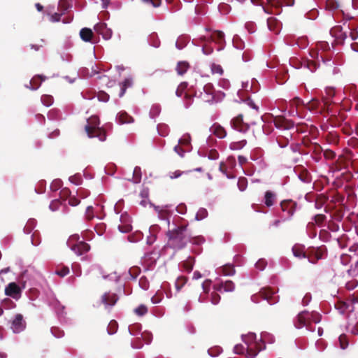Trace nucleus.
Instances as JSON below:
<instances>
[{"instance_id":"nucleus-33","label":"nucleus","mask_w":358,"mask_h":358,"mask_svg":"<svg viewBox=\"0 0 358 358\" xmlns=\"http://www.w3.org/2000/svg\"><path fill=\"white\" fill-rule=\"evenodd\" d=\"M194 264V259L191 257H189L186 260L182 262V268L187 272H190L192 271Z\"/></svg>"},{"instance_id":"nucleus-31","label":"nucleus","mask_w":358,"mask_h":358,"mask_svg":"<svg viewBox=\"0 0 358 358\" xmlns=\"http://www.w3.org/2000/svg\"><path fill=\"white\" fill-rule=\"evenodd\" d=\"M133 82L130 78H126L121 83L120 92L119 94L120 97H122L126 92L127 88L131 87L132 86Z\"/></svg>"},{"instance_id":"nucleus-22","label":"nucleus","mask_w":358,"mask_h":358,"mask_svg":"<svg viewBox=\"0 0 358 358\" xmlns=\"http://www.w3.org/2000/svg\"><path fill=\"white\" fill-rule=\"evenodd\" d=\"M211 132L220 138H223L226 136L227 132L224 127L220 124H214L210 128Z\"/></svg>"},{"instance_id":"nucleus-35","label":"nucleus","mask_w":358,"mask_h":358,"mask_svg":"<svg viewBox=\"0 0 358 358\" xmlns=\"http://www.w3.org/2000/svg\"><path fill=\"white\" fill-rule=\"evenodd\" d=\"M71 7V5L69 0H60L58 5V10L64 14L65 12L67 11Z\"/></svg>"},{"instance_id":"nucleus-29","label":"nucleus","mask_w":358,"mask_h":358,"mask_svg":"<svg viewBox=\"0 0 358 358\" xmlns=\"http://www.w3.org/2000/svg\"><path fill=\"white\" fill-rule=\"evenodd\" d=\"M320 106V101L316 99H313L310 101H309L308 102L305 103L304 108H306V109H308L310 111H313V110H317V109H319Z\"/></svg>"},{"instance_id":"nucleus-5","label":"nucleus","mask_w":358,"mask_h":358,"mask_svg":"<svg viewBox=\"0 0 358 358\" xmlns=\"http://www.w3.org/2000/svg\"><path fill=\"white\" fill-rule=\"evenodd\" d=\"M100 124L97 116H92L87 120V124L85 126V131L90 138L97 137L101 141L106 138V131L99 127Z\"/></svg>"},{"instance_id":"nucleus-51","label":"nucleus","mask_w":358,"mask_h":358,"mask_svg":"<svg viewBox=\"0 0 358 358\" xmlns=\"http://www.w3.org/2000/svg\"><path fill=\"white\" fill-rule=\"evenodd\" d=\"M246 143H247L246 140H241L238 142L232 143L230 145V148L234 150L241 149L246 145Z\"/></svg>"},{"instance_id":"nucleus-42","label":"nucleus","mask_w":358,"mask_h":358,"mask_svg":"<svg viewBox=\"0 0 358 358\" xmlns=\"http://www.w3.org/2000/svg\"><path fill=\"white\" fill-rule=\"evenodd\" d=\"M134 313L138 316L145 315L148 313V308L146 306L141 304L134 309Z\"/></svg>"},{"instance_id":"nucleus-2","label":"nucleus","mask_w":358,"mask_h":358,"mask_svg":"<svg viewBox=\"0 0 358 358\" xmlns=\"http://www.w3.org/2000/svg\"><path fill=\"white\" fill-rule=\"evenodd\" d=\"M193 95L201 101L210 103L215 99V89L210 83H205L202 77L195 80L194 85L189 87Z\"/></svg>"},{"instance_id":"nucleus-13","label":"nucleus","mask_w":358,"mask_h":358,"mask_svg":"<svg viewBox=\"0 0 358 358\" xmlns=\"http://www.w3.org/2000/svg\"><path fill=\"white\" fill-rule=\"evenodd\" d=\"M26 327V322L23 320V316L21 314H17L12 321L11 329L14 333H20Z\"/></svg>"},{"instance_id":"nucleus-48","label":"nucleus","mask_w":358,"mask_h":358,"mask_svg":"<svg viewBox=\"0 0 358 358\" xmlns=\"http://www.w3.org/2000/svg\"><path fill=\"white\" fill-rule=\"evenodd\" d=\"M208 216V211L205 208H200L196 214V220H201Z\"/></svg>"},{"instance_id":"nucleus-55","label":"nucleus","mask_w":358,"mask_h":358,"mask_svg":"<svg viewBox=\"0 0 358 358\" xmlns=\"http://www.w3.org/2000/svg\"><path fill=\"white\" fill-rule=\"evenodd\" d=\"M62 180L57 179L52 181L50 185V189L52 191H57L62 187Z\"/></svg>"},{"instance_id":"nucleus-46","label":"nucleus","mask_w":358,"mask_h":358,"mask_svg":"<svg viewBox=\"0 0 358 358\" xmlns=\"http://www.w3.org/2000/svg\"><path fill=\"white\" fill-rule=\"evenodd\" d=\"M187 278L184 276L178 278L176 282V287L178 290H180L187 282Z\"/></svg>"},{"instance_id":"nucleus-64","label":"nucleus","mask_w":358,"mask_h":358,"mask_svg":"<svg viewBox=\"0 0 358 358\" xmlns=\"http://www.w3.org/2000/svg\"><path fill=\"white\" fill-rule=\"evenodd\" d=\"M267 265V262L264 259H260L255 264L257 268L262 271L264 270Z\"/></svg>"},{"instance_id":"nucleus-53","label":"nucleus","mask_w":358,"mask_h":358,"mask_svg":"<svg viewBox=\"0 0 358 358\" xmlns=\"http://www.w3.org/2000/svg\"><path fill=\"white\" fill-rule=\"evenodd\" d=\"M140 268L138 267H132L129 270V274L130 275V278L134 280L140 273Z\"/></svg>"},{"instance_id":"nucleus-40","label":"nucleus","mask_w":358,"mask_h":358,"mask_svg":"<svg viewBox=\"0 0 358 358\" xmlns=\"http://www.w3.org/2000/svg\"><path fill=\"white\" fill-rule=\"evenodd\" d=\"M189 171H182L180 170H175L173 171H169L167 174V176L170 179L173 180V179H177V178H180L182 175H183L184 173H187Z\"/></svg>"},{"instance_id":"nucleus-62","label":"nucleus","mask_w":358,"mask_h":358,"mask_svg":"<svg viewBox=\"0 0 358 358\" xmlns=\"http://www.w3.org/2000/svg\"><path fill=\"white\" fill-rule=\"evenodd\" d=\"M85 217L87 220H91L94 218L93 207L90 206L87 208L85 212Z\"/></svg>"},{"instance_id":"nucleus-11","label":"nucleus","mask_w":358,"mask_h":358,"mask_svg":"<svg viewBox=\"0 0 358 358\" xmlns=\"http://www.w3.org/2000/svg\"><path fill=\"white\" fill-rule=\"evenodd\" d=\"M231 125L235 130L245 133L249 129V125L243 122V115H238L231 121Z\"/></svg>"},{"instance_id":"nucleus-10","label":"nucleus","mask_w":358,"mask_h":358,"mask_svg":"<svg viewBox=\"0 0 358 358\" xmlns=\"http://www.w3.org/2000/svg\"><path fill=\"white\" fill-rule=\"evenodd\" d=\"M255 334H250L248 335L245 338V343L247 344V348H246V357L248 358H254L258 353L259 350H256V343H248V341H253L255 339Z\"/></svg>"},{"instance_id":"nucleus-60","label":"nucleus","mask_w":358,"mask_h":358,"mask_svg":"<svg viewBox=\"0 0 358 358\" xmlns=\"http://www.w3.org/2000/svg\"><path fill=\"white\" fill-rule=\"evenodd\" d=\"M174 151L181 157H184L185 153L187 152V150L178 145L174 147Z\"/></svg>"},{"instance_id":"nucleus-26","label":"nucleus","mask_w":358,"mask_h":358,"mask_svg":"<svg viewBox=\"0 0 358 358\" xmlns=\"http://www.w3.org/2000/svg\"><path fill=\"white\" fill-rule=\"evenodd\" d=\"M128 217L127 215L123 216L121 215V221L123 222L122 224H120L118 226L119 230L122 233H128L131 231L132 227L129 222H127L126 220H127Z\"/></svg>"},{"instance_id":"nucleus-18","label":"nucleus","mask_w":358,"mask_h":358,"mask_svg":"<svg viewBox=\"0 0 358 358\" xmlns=\"http://www.w3.org/2000/svg\"><path fill=\"white\" fill-rule=\"evenodd\" d=\"M214 289L218 292H233L235 289V285L231 280H227L214 285Z\"/></svg>"},{"instance_id":"nucleus-47","label":"nucleus","mask_w":358,"mask_h":358,"mask_svg":"<svg viewBox=\"0 0 358 358\" xmlns=\"http://www.w3.org/2000/svg\"><path fill=\"white\" fill-rule=\"evenodd\" d=\"M41 102L46 106H50L53 103V98L50 95L44 94L41 96Z\"/></svg>"},{"instance_id":"nucleus-9","label":"nucleus","mask_w":358,"mask_h":358,"mask_svg":"<svg viewBox=\"0 0 358 358\" xmlns=\"http://www.w3.org/2000/svg\"><path fill=\"white\" fill-rule=\"evenodd\" d=\"M275 291L270 287L262 288L259 291V296L270 304H275L278 301L279 296L275 295Z\"/></svg>"},{"instance_id":"nucleus-49","label":"nucleus","mask_w":358,"mask_h":358,"mask_svg":"<svg viewBox=\"0 0 358 358\" xmlns=\"http://www.w3.org/2000/svg\"><path fill=\"white\" fill-rule=\"evenodd\" d=\"M189 242L192 243L194 245H201V244L205 242V239L201 236H194V237H192V238H191L189 236Z\"/></svg>"},{"instance_id":"nucleus-16","label":"nucleus","mask_w":358,"mask_h":358,"mask_svg":"<svg viewBox=\"0 0 358 358\" xmlns=\"http://www.w3.org/2000/svg\"><path fill=\"white\" fill-rule=\"evenodd\" d=\"M118 300V297L117 296L116 294H114V293H105L104 294H103V296H101V301L102 303L106 306V307L107 306H114L116 302Z\"/></svg>"},{"instance_id":"nucleus-20","label":"nucleus","mask_w":358,"mask_h":358,"mask_svg":"<svg viewBox=\"0 0 358 358\" xmlns=\"http://www.w3.org/2000/svg\"><path fill=\"white\" fill-rule=\"evenodd\" d=\"M325 92L326 96H323L322 102L324 108H325L328 111L329 107L332 103L331 99H332L335 95V90L334 88H327L326 89Z\"/></svg>"},{"instance_id":"nucleus-6","label":"nucleus","mask_w":358,"mask_h":358,"mask_svg":"<svg viewBox=\"0 0 358 358\" xmlns=\"http://www.w3.org/2000/svg\"><path fill=\"white\" fill-rule=\"evenodd\" d=\"M326 253L327 249L324 245L317 248L310 247L308 248L307 259L309 262L316 264L317 261L324 257Z\"/></svg>"},{"instance_id":"nucleus-56","label":"nucleus","mask_w":358,"mask_h":358,"mask_svg":"<svg viewBox=\"0 0 358 358\" xmlns=\"http://www.w3.org/2000/svg\"><path fill=\"white\" fill-rule=\"evenodd\" d=\"M221 299L220 296L217 292H212L210 295V301L213 304L217 305Z\"/></svg>"},{"instance_id":"nucleus-58","label":"nucleus","mask_w":358,"mask_h":358,"mask_svg":"<svg viewBox=\"0 0 358 358\" xmlns=\"http://www.w3.org/2000/svg\"><path fill=\"white\" fill-rule=\"evenodd\" d=\"M71 191L68 188H64L60 192V197L61 199L66 200L69 199L71 197Z\"/></svg>"},{"instance_id":"nucleus-7","label":"nucleus","mask_w":358,"mask_h":358,"mask_svg":"<svg viewBox=\"0 0 358 358\" xmlns=\"http://www.w3.org/2000/svg\"><path fill=\"white\" fill-rule=\"evenodd\" d=\"M294 326L297 329L306 327L309 331H313V329L311 328L310 314L306 310L299 313L296 317Z\"/></svg>"},{"instance_id":"nucleus-15","label":"nucleus","mask_w":358,"mask_h":358,"mask_svg":"<svg viewBox=\"0 0 358 358\" xmlns=\"http://www.w3.org/2000/svg\"><path fill=\"white\" fill-rule=\"evenodd\" d=\"M72 250L78 255H82L90 250L89 244L84 241H79L71 247Z\"/></svg>"},{"instance_id":"nucleus-52","label":"nucleus","mask_w":358,"mask_h":358,"mask_svg":"<svg viewBox=\"0 0 358 358\" xmlns=\"http://www.w3.org/2000/svg\"><path fill=\"white\" fill-rule=\"evenodd\" d=\"M238 187L241 191H244L248 186V180L245 178H240L238 180Z\"/></svg>"},{"instance_id":"nucleus-45","label":"nucleus","mask_w":358,"mask_h":358,"mask_svg":"<svg viewBox=\"0 0 358 358\" xmlns=\"http://www.w3.org/2000/svg\"><path fill=\"white\" fill-rule=\"evenodd\" d=\"M290 105L292 107H295L296 109L300 106L305 107V103L299 97H294L293 99H292L290 101ZM296 112L297 113V110Z\"/></svg>"},{"instance_id":"nucleus-61","label":"nucleus","mask_w":358,"mask_h":358,"mask_svg":"<svg viewBox=\"0 0 358 358\" xmlns=\"http://www.w3.org/2000/svg\"><path fill=\"white\" fill-rule=\"evenodd\" d=\"M139 285L140 287L146 290L148 289L149 287V282L148 280H147V278L145 277H141L139 280Z\"/></svg>"},{"instance_id":"nucleus-23","label":"nucleus","mask_w":358,"mask_h":358,"mask_svg":"<svg viewBox=\"0 0 358 358\" xmlns=\"http://www.w3.org/2000/svg\"><path fill=\"white\" fill-rule=\"evenodd\" d=\"M327 217L323 214H317L314 216L313 220L315 222H310L308 224V229H314L315 225L322 226V223L326 220Z\"/></svg>"},{"instance_id":"nucleus-57","label":"nucleus","mask_w":358,"mask_h":358,"mask_svg":"<svg viewBox=\"0 0 358 358\" xmlns=\"http://www.w3.org/2000/svg\"><path fill=\"white\" fill-rule=\"evenodd\" d=\"M324 157L326 159L331 160L335 158L336 153L331 150L327 149L324 150Z\"/></svg>"},{"instance_id":"nucleus-21","label":"nucleus","mask_w":358,"mask_h":358,"mask_svg":"<svg viewBox=\"0 0 358 358\" xmlns=\"http://www.w3.org/2000/svg\"><path fill=\"white\" fill-rule=\"evenodd\" d=\"M298 174L299 179L306 183H309L311 181V176L310 173L303 167H298L295 170Z\"/></svg>"},{"instance_id":"nucleus-3","label":"nucleus","mask_w":358,"mask_h":358,"mask_svg":"<svg viewBox=\"0 0 358 358\" xmlns=\"http://www.w3.org/2000/svg\"><path fill=\"white\" fill-rule=\"evenodd\" d=\"M169 243L176 249H182L189 241L187 234V224H182L166 233Z\"/></svg>"},{"instance_id":"nucleus-63","label":"nucleus","mask_w":358,"mask_h":358,"mask_svg":"<svg viewBox=\"0 0 358 358\" xmlns=\"http://www.w3.org/2000/svg\"><path fill=\"white\" fill-rule=\"evenodd\" d=\"M60 205V201L59 199H55L50 203L49 208H50L51 210L55 211L59 209Z\"/></svg>"},{"instance_id":"nucleus-34","label":"nucleus","mask_w":358,"mask_h":358,"mask_svg":"<svg viewBox=\"0 0 358 358\" xmlns=\"http://www.w3.org/2000/svg\"><path fill=\"white\" fill-rule=\"evenodd\" d=\"M193 93L189 91V88L185 93L184 97V106L186 108H188L193 103Z\"/></svg>"},{"instance_id":"nucleus-14","label":"nucleus","mask_w":358,"mask_h":358,"mask_svg":"<svg viewBox=\"0 0 358 358\" xmlns=\"http://www.w3.org/2000/svg\"><path fill=\"white\" fill-rule=\"evenodd\" d=\"M21 293L20 287L15 282L9 283L6 289L5 294L14 299L17 298Z\"/></svg>"},{"instance_id":"nucleus-50","label":"nucleus","mask_w":358,"mask_h":358,"mask_svg":"<svg viewBox=\"0 0 358 358\" xmlns=\"http://www.w3.org/2000/svg\"><path fill=\"white\" fill-rule=\"evenodd\" d=\"M212 37L217 42L221 43L222 41H224V34L221 31H215L213 32Z\"/></svg>"},{"instance_id":"nucleus-24","label":"nucleus","mask_w":358,"mask_h":358,"mask_svg":"<svg viewBox=\"0 0 358 358\" xmlns=\"http://www.w3.org/2000/svg\"><path fill=\"white\" fill-rule=\"evenodd\" d=\"M45 80L43 76H38L34 77L29 82L30 87H28L31 90H37L40 86L42 81Z\"/></svg>"},{"instance_id":"nucleus-30","label":"nucleus","mask_w":358,"mask_h":358,"mask_svg":"<svg viewBox=\"0 0 358 358\" xmlns=\"http://www.w3.org/2000/svg\"><path fill=\"white\" fill-rule=\"evenodd\" d=\"M189 64L187 62H179L176 66V71L179 75H183L189 68Z\"/></svg>"},{"instance_id":"nucleus-28","label":"nucleus","mask_w":358,"mask_h":358,"mask_svg":"<svg viewBox=\"0 0 358 358\" xmlns=\"http://www.w3.org/2000/svg\"><path fill=\"white\" fill-rule=\"evenodd\" d=\"M117 118L120 124L131 123L134 122V118L124 111L120 112L118 113Z\"/></svg>"},{"instance_id":"nucleus-59","label":"nucleus","mask_w":358,"mask_h":358,"mask_svg":"<svg viewBox=\"0 0 358 358\" xmlns=\"http://www.w3.org/2000/svg\"><path fill=\"white\" fill-rule=\"evenodd\" d=\"M339 342H340L341 348L342 349H345L348 345V341L347 339V336L344 334L341 335L339 336Z\"/></svg>"},{"instance_id":"nucleus-39","label":"nucleus","mask_w":358,"mask_h":358,"mask_svg":"<svg viewBox=\"0 0 358 358\" xmlns=\"http://www.w3.org/2000/svg\"><path fill=\"white\" fill-rule=\"evenodd\" d=\"M222 272L224 275H233L235 273V269L232 265L227 264L221 268Z\"/></svg>"},{"instance_id":"nucleus-12","label":"nucleus","mask_w":358,"mask_h":358,"mask_svg":"<svg viewBox=\"0 0 358 358\" xmlns=\"http://www.w3.org/2000/svg\"><path fill=\"white\" fill-rule=\"evenodd\" d=\"M296 206V203L292 200H285L280 203L281 209L286 213L287 218H289L294 215Z\"/></svg>"},{"instance_id":"nucleus-44","label":"nucleus","mask_w":358,"mask_h":358,"mask_svg":"<svg viewBox=\"0 0 358 358\" xmlns=\"http://www.w3.org/2000/svg\"><path fill=\"white\" fill-rule=\"evenodd\" d=\"M36 225V221L34 220H29L24 227V231L26 234H30Z\"/></svg>"},{"instance_id":"nucleus-54","label":"nucleus","mask_w":358,"mask_h":358,"mask_svg":"<svg viewBox=\"0 0 358 358\" xmlns=\"http://www.w3.org/2000/svg\"><path fill=\"white\" fill-rule=\"evenodd\" d=\"M211 71L213 74L222 75L223 69L222 66L219 64H212L211 65Z\"/></svg>"},{"instance_id":"nucleus-32","label":"nucleus","mask_w":358,"mask_h":358,"mask_svg":"<svg viewBox=\"0 0 358 358\" xmlns=\"http://www.w3.org/2000/svg\"><path fill=\"white\" fill-rule=\"evenodd\" d=\"M265 204L266 206H272L275 203V195L271 191H266L265 193Z\"/></svg>"},{"instance_id":"nucleus-43","label":"nucleus","mask_w":358,"mask_h":358,"mask_svg":"<svg viewBox=\"0 0 358 358\" xmlns=\"http://www.w3.org/2000/svg\"><path fill=\"white\" fill-rule=\"evenodd\" d=\"M339 8V4L335 0H327L326 1V8L329 10H335Z\"/></svg>"},{"instance_id":"nucleus-25","label":"nucleus","mask_w":358,"mask_h":358,"mask_svg":"<svg viewBox=\"0 0 358 358\" xmlns=\"http://www.w3.org/2000/svg\"><path fill=\"white\" fill-rule=\"evenodd\" d=\"M80 36L83 41L90 42L94 36V33L89 28H83L80 31Z\"/></svg>"},{"instance_id":"nucleus-27","label":"nucleus","mask_w":358,"mask_h":358,"mask_svg":"<svg viewBox=\"0 0 358 358\" xmlns=\"http://www.w3.org/2000/svg\"><path fill=\"white\" fill-rule=\"evenodd\" d=\"M190 136L189 134L184 135L178 141V145H181L187 152H189L191 150V143H190Z\"/></svg>"},{"instance_id":"nucleus-37","label":"nucleus","mask_w":358,"mask_h":358,"mask_svg":"<svg viewBox=\"0 0 358 358\" xmlns=\"http://www.w3.org/2000/svg\"><path fill=\"white\" fill-rule=\"evenodd\" d=\"M328 197L324 194H320L317 196L315 201V207L317 208H321L322 206L327 202Z\"/></svg>"},{"instance_id":"nucleus-4","label":"nucleus","mask_w":358,"mask_h":358,"mask_svg":"<svg viewBox=\"0 0 358 358\" xmlns=\"http://www.w3.org/2000/svg\"><path fill=\"white\" fill-rule=\"evenodd\" d=\"M329 50H330V46L328 42L318 41L315 48L310 50V57L317 61L307 59L303 62L302 66L308 69L311 72H315L320 66V55L319 52H325ZM321 54L322 55V53Z\"/></svg>"},{"instance_id":"nucleus-8","label":"nucleus","mask_w":358,"mask_h":358,"mask_svg":"<svg viewBox=\"0 0 358 358\" xmlns=\"http://www.w3.org/2000/svg\"><path fill=\"white\" fill-rule=\"evenodd\" d=\"M330 34L334 38V43H332L333 47L334 46V43L336 45L343 44L348 37L347 33L343 31V28L341 26H336L331 28Z\"/></svg>"},{"instance_id":"nucleus-1","label":"nucleus","mask_w":358,"mask_h":358,"mask_svg":"<svg viewBox=\"0 0 358 358\" xmlns=\"http://www.w3.org/2000/svg\"><path fill=\"white\" fill-rule=\"evenodd\" d=\"M273 124L278 129L276 141L280 148H285L292 141L294 134L296 132L294 123L282 116L274 117Z\"/></svg>"},{"instance_id":"nucleus-17","label":"nucleus","mask_w":358,"mask_h":358,"mask_svg":"<svg viewBox=\"0 0 358 358\" xmlns=\"http://www.w3.org/2000/svg\"><path fill=\"white\" fill-rule=\"evenodd\" d=\"M292 252L294 256L297 258H307L308 249L306 250L305 246L303 245L295 244L292 247Z\"/></svg>"},{"instance_id":"nucleus-38","label":"nucleus","mask_w":358,"mask_h":358,"mask_svg":"<svg viewBox=\"0 0 358 358\" xmlns=\"http://www.w3.org/2000/svg\"><path fill=\"white\" fill-rule=\"evenodd\" d=\"M117 329H118L117 322L115 320H113L109 322V324L108 325L107 331L109 334L112 335L117 332Z\"/></svg>"},{"instance_id":"nucleus-36","label":"nucleus","mask_w":358,"mask_h":358,"mask_svg":"<svg viewBox=\"0 0 358 358\" xmlns=\"http://www.w3.org/2000/svg\"><path fill=\"white\" fill-rule=\"evenodd\" d=\"M70 272L69 268L66 266H58L55 269V274L63 278L67 275Z\"/></svg>"},{"instance_id":"nucleus-19","label":"nucleus","mask_w":358,"mask_h":358,"mask_svg":"<svg viewBox=\"0 0 358 358\" xmlns=\"http://www.w3.org/2000/svg\"><path fill=\"white\" fill-rule=\"evenodd\" d=\"M335 307L342 314L347 310H349L350 312L353 311V306H352L349 299L347 301H338L335 304Z\"/></svg>"},{"instance_id":"nucleus-41","label":"nucleus","mask_w":358,"mask_h":358,"mask_svg":"<svg viewBox=\"0 0 358 358\" xmlns=\"http://www.w3.org/2000/svg\"><path fill=\"white\" fill-rule=\"evenodd\" d=\"M187 86H188L187 83H186V82L181 83L178 85V88H177V90L176 91V96H178V97L182 96L183 93L186 91V90L187 88Z\"/></svg>"}]
</instances>
